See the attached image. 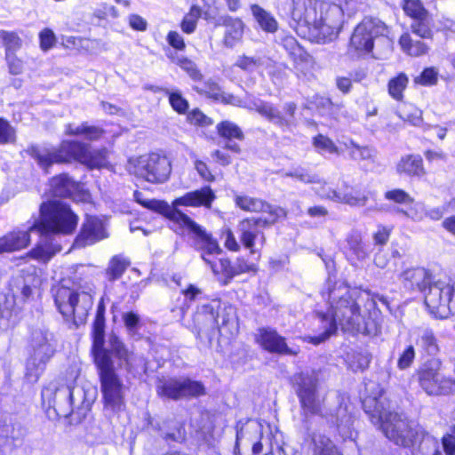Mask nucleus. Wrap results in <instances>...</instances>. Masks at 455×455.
Here are the masks:
<instances>
[{"label":"nucleus","mask_w":455,"mask_h":455,"mask_svg":"<svg viewBox=\"0 0 455 455\" xmlns=\"http://www.w3.org/2000/svg\"><path fill=\"white\" fill-rule=\"evenodd\" d=\"M329 307L318 314L323 331L316 336H307L305 340L319 345L334 334L339 326L344 331L371 335L376 332V324L365 311L376 307V300L365 291L351 289L344 282L328 278L321 290Z\"/></svg>","instance_id":"1"},{"label":"nucleus","mask_w":455,"mask_h":455,"mask_svg":"<svg viewBox=\"0 0 455 455\" xmlns=\"http://www.w3.org/2000/svg\"><path fill=\"white\" fill-rule=\"evenodd\" d=\"M78 217L69 205L60 201L44 202L40 205L39 220H35L27 229H14L0 237V253L12 252L26 248L30 242V233L40 236L30 255L37 259L48 260L61 247L52 242L59 234H71L76 228Z\"/></svg>","instance_id":"2"},{"label":"nucleus","mask_w":455,"mask_h":455,"mask_svg":"<svg viewBox=\"0 0 455 455\" xmlns=\"http://www.w3.org/2000/svg\"><path fill=\"white\" fill-rule=\"evenodd\" d=\"M291 17L297 34L317 44L335 40L344 24L340 5L319 0H292Z\"/></svg>","instance_id":"3"},{"label":"nucleus","mask_w":455,"mask_h":455,"mask_svg":"<svg viewBox=\"0 0 455 455\" xmlns=\"http://www.w3.org/2000/svg\"><path fill=\"white\" fill-rule=\"evenodd\" d=\"M140 196V192H134V197L138 203L146 208L154 210L164 215V217L170 220L182 232L186 230L189 235H194L196 241L203 246H205L209 251H215L218 248L216 243L211 239L210 235L203 227L195 222L187 214L177 209V206H204L205 208H211L216 196L213 190L209 186L188 192L184 196L176 198L172 202V206H170L164 201L142 200Z\"/></svg>","instance_id":"4"},{"label":"nucleus","mask_w":455,"mask_h":455,"mask_svg":"<svg viewBox=\"0 0 455 455\" xmlns=\"http://www.w3.org/2000/svg\"><path fill=\"white\" fill-rule=\"evenodd\" d=\"M41 397L49 419L72 416L73 420L81 421L91 411L96 391L53 380L43 387Z\"/></svg>","instance_id":"5"},{"label":"nucleus","mask_w":455,"mask_h":455,"mask_svg":"<svg viewBox=\"0 0 455 455\" xmlns=\"http://www.w3.org/2000/svg\"><path fill=\"white\" fill-rule=\"evenodd\" d=\"M296 393L301 407L308 413L319 414L327 425L344 439L353 437V417L347 405L341 403L334 408L322 409L317 395V378L315 373L300 372L294 376Z\"/></svg>","instance_id":"6"},{"label":"nucleus","mask_w":455,"mask_h":455,"mask_svg":"<svg viewBox=\"0 0 455 455\" xmlns=\"http://www.w3.org/2000/svg\"><path fill=\"white\" fill-rule=\"evenodd\" d=\"M363 407L372 424L379 426L387 438L403 448H411L418 443L423 430L403 419L390 409L389 403L379 395L368 396L363 401Z\"/></svg>","instance_id":"7"},{"label":"nucleus","mask_w":455,"mask_h":455,"mask_svg":"<svg viewBox=\"0 0 455 455\" xmlns=\"http://www.w3.org/2000/svg\"><path fill=\"white\" fill-rule=\"evenodd\" d=\"M29 153L45 172L53 164L78 161L93 169L100 168L106 160L105 149L92 151L88 144L75 140H63L58 148L33 146Z\"/></svg>","instance_id":"8"},{"label":"nucleus","mask_w":455,"mask_h":455,"mask_svg":"<svg viewBox=\"0 0 455 455\" xmlns=\"http://www.w3.org/2000/svg\"><path fill=\"white\" fill-rule=\"evenodd\" d=\"M57 340L54 334L45 326L31 328L28 337V357L26 363V376L30 381H36L46 364L56 352Z\"/></svg>","instance_id":"9"},{"label":"nucleus","mask_w":455,"mask_h":455,"mask_svg":"<svg viewBox=\"0 0 455 455\" xmlns=\"http://www.w3.org/2000/svg\"><path fill=\"white\" fill-rule=\"evenodd\" d=\"M92 354L99 370L105 409L115 413L124 411L126 387L115 371L108 351L103 350L92 352Z\"/></svg>","instance_id":"10"},{"label":"nucleus","mask_w":455,"mask_h":455,"mask_svg":"<svg viewBox=\"0 0 455 455\" xmlns=\"http://www.w3.org/2000/svg\"><path fill=\"white\" fill-rule=\"evenodd\" d=\"M58 311L66 322L76 327L84 324L93 305V298L88 291L57 285L52 290Z\"/></svg>","instance_id":"11"},{"label":"nucleus","mask_w":455,"mask_h":455,"mask_svg":"<svg viewBox=\"0 0 455 455\" xmlns=\"http://www.w3.org/2000/svg\"><path fill=\"white\" fill-rule=\"evenodd\" d=\"M32 276L18 275L10 283V293L0 295V330L6 331L18 322L19 304L30 298Z\"/></svg>","instance_id":"12"},{"label":"nucleus","mask_w":455,"mask_h":455,"mask_svg":"<svg viewBox=\"0 0 455 455\" xmlns=\"http://www.w3.org/2000/svg\"><path fill=\"white\" fill-rule=\"evenodd\" d=\"M263 425L258 420H239L235 426V455H259L264 446L268 443V437L263 435Z\"/></svg>","instance_id":"13"},{"label":"nucleus","mask_w":455,"mask_h":455,"mask_svg":"<svg viewBox=\"0 0 455 455\" xmlns=\"http://www.w3.org/2000/svg\"><path fill=\"white\" fill-rule=\"evenodd\" d=\"M442 362L431 358L418 371L420 387L429 395H448L455 393V379L441 373Z\"/></svg>","instance_id":"14"},{"label":"nucleus","mask_w":455,"mask_h":455,"mask_svg":"<svg viewBox=\"0 0 455 455\" xmlns=\"http://www.w3.org/2000/svg\"><path fill=\"white\" fill-rule=\"evenodd\" d=\"M286 216L285 210L273 212L271 217H251L241 220L237 225V234L243 246L251 253L257 251L256 247H262L266 238L263 229L273 225L279 218Z\"/></svg>","instance_id":"15"},{"label":"nucleus","mask_w":455,"mask_h":455,"mask_svg":"<svg viewBox=\"0 0 455 455\" xmlns=\"http://www.w3.org/2000/svg\"><path fill=\"white\" fill-rule=\"evenodd\" d=\"M387 33L388 28L382 20L374 17H364L354 29L349 51H355L358 56L372 52L374 40L386 36Z\"/></svg>","instance_id":"16"},{"label":"nucleus","mask_w":455,"mask_h":455,"mask_svg":"<svg viewBox=\"0 0 455 455\" xmlns=\"http://www.w3.org/2000/svg\"><path fill=\"white\" fill-rule=\"evenodd\" d=\"M425 291V305L436 318H447L455 314L454 287L443 281L431 282Z\"/></svg>","instance_id":"17"},{"label":"nucleus","mask_w":455,"mask_h":455,"mask_svg":"<svg viewBox=\"0 0 455 455\" xmlns=\"http://www.w3.org/2000/svg\"><path fill=\"white\" fill-rule=\"evenodd\" d=\"M211 239L216 243L217 249L212 251H209V250L203 246L200 243L196 241L194 235H190L192 239L194 240L195 245L198 250L203 251L202 259L211 267V269L215 275L222 274L228 280H231L235 275L256 272L257 267L253 263L248 262L243 258H237L235 262H231L228 259H220L218 261L214 260V254H218L220 251V248L216 240H214L211 234L207 233Z\"/></svg>","instance_id":"18"},{"label":"nucleus","mask_w":455,"mask_h":455,"mask_svg":"<svg viewBox=\"0 0 455 455\" xmlns=\"http://www.w3.org/2000/svg\"><path fill=\"white\" fill-rule=\"evenodd\" d=\"M134 174L153 184H162L168 180L172 172L170 159L158 153L139 156L133 164Z\"/></svg>","instance_id":"19"},{"label":"nucleus","mask_w":455,"mask_h":455,"mask_svg":"<svg viewBox=\"0 0 455 455\" xmlns=\"http://www.w3.org/2000/svg\"><path fill=\"white\" fill-rule=\"evenodd\" d=\"M158 395L172 400L196 398L205 394V387L201 381L189 378H171L159 380L156 386Z\"/></svg>","instance_id":"20"},{"label":"nucleus","mask_w":455,"mask_h":455,"mask_svg":"<svg viewBox=\"0 0 455 455\" xmlns=\"http://www.w3.org/2000/svg\"><path fill=\"white\" fill-rule=\"evenodd\" d=\"M50 191L53 196L74 200L85 201L90 197L88 193L81 191L80 184L66 173L56 175L50 180Z\"/></svg>","instance_id":"21"},{"label":"nucleus","mask_w":455,"mask_h":455,"mask_svg":"<svg viewBox=\"0 0 455 455\" xmlns=\"http://www.w3.org/2000/svg\"><path fill=\"white\" fill-rule=\"evenodd\" d=\"M107 237L103 222L97 217L87 216L81 231L75 239L74 245L83 248L92 245Z\"/></svg>","instance_id":"22"},{"label":"nucleus","mask_w":455,"mask_h":455,"mask_svg":"<svg viewBox=\"0 0 455 455\" xmlns=\"http://www.w3.org/2000/svg\"><path fill=\"white\" fill-rule=\"evenodd\" d=\"M296 104L293 102L285 103L283 106L284 116L281 114L279 109L272 104L267 102H259L256 104V110L272 124L279 127H289L293 123L294 114L296 111Z\"/></svg>","instance_id":"23"},{"label":"nucleus","mask_w":455,"mask_h":455,"mask_svg":"<svg viewBox=\"0 0 455 455\" xmlns=\"http://www.w3.org/2000/svg\"><path fill=\"white\" fill-rule=\"evenodd\" d=\"M257 341L267 351L277 354L293 355L291 349L288 347L283 337L280 336L276 331L271 328H260L257 335Z\"/></svg>","instance_id":"24"},{"label":"nucleus","mask_w":455,"mask_h":455,"mask_svg":"<svg viewBox=\"0 0 455 455\" xmlns=\"http://www.w3.org/2000/svg\"><path fill=\"white\" fill-rule=\"evenodd\" d=\"M432 280V274L424 267L409 268L401 274L403 287L410 291H425Z\"/></svg>","instance_id":"25"},{"label":"nucleus","mask_w":455,"mask_h":455,"mask_svg":"<svg viewBox=\"0 0 455 455\" xmlns=\"http://www.w3.org/2000/svg\"><path fill=\"white\" fill-rule=\"evenodd\" d=\"M370 246L363 243L358 232H352L347 237L346 257L354 266L364 261L370 256Z\"/></svg>","instance_id":"26"},{"label":"nucleus","mask_w":455,"mask_h":455,"mask_svg":"<svg viewBox=\"0 0 455 455\" xmlns=\"http://www.w3.org/2000/svg\"><path fill=\"white\" fill-rule=\"evenodd\" d=\"M400 175L420 179L426 174L423 159L419 155L409 154L401 157L396 164Z\"/></svg>","instance_id":"27"},{"label":"nucleus","mask_w":455,"mask_h":455,"mask_svg":"<svg viewBox=\"0 0 455 455\" xmlns=\"http://www.w3.org/2000/svg\"><path fill=\"white\" fill-rule=\"evenodd\" d=\"M217 131L220 137L227 140L224 148L235 153L240 152L239 145L232 141L234 139L240 141L244 140V134L237 124L230 121H223L218 124Z\"/></svg>","instance_id":"28"},{"label":"nucleus","mask_w":455,"mask_h":455,"mask_svg":"<svg viewBox=\"0 0 455 455\" xmlns=\"http://www.w3.org/2000/svg\"><path fill=\"white\" fill-rule=\"evenodd\" d=\"M235 202L236 206L243 211L267 213V217H271L273 212H275L276 210H283L281 207L270 205L261 199L248 196H236Z\"/></svg>","instance_id":"29"},{"label":"nucleus","mask_w":455,"mask_h":455,"mask_svg":"<svg viewBox=\"0 0 455 455\" xmlns=\"http://www.w3.org/2000/svg\"><path fill=\"white\" fill-rule=\"evenodd\" d=\"M92 352L106 350L105 344V307L100 303L97 307L95 319L92 324Z\"/></svg>","instance_id":"30"},{"label":"nucleus","mask_w":455,"mask_h":455,"mask_svg":"<svg viewBox=\"0 0 455 455\" xmlns=\"http://www.w3.org/2000/svg\"><path fill=\"white\" fill-rule=\"evenodd\" d=\"M218 317V311L213 305L207 303L198 307L195 321L207 331H214L220 327Z\"/></svg>","instance_id":"31"},{"label":"nucleus","mask_w":455,"mask_h":455,"mask_svg":"<svg viewBox=\"0 0 455 455\" xmlns=\"http://www.w3.org/2000/svg\"><path fill=\"white\" fill-rule=\"evenodd\" d=\"M268 62L269 59L262 54H255L252 56L242 54L237 56L234 66L244 72L253 73L263 67H267Z\"/></svg>","instance_id":"32"},{"label":"nucleus","mask_w":455,"mask_h":455,"mask_svg":"<svg viewBox=\"0 0 455 455\" xmlns=\"http://www.w3.org/2000/svg\"><path fill=\"white\" fill-rule=\"evenodd\" d=\"M341 196H345L346 198H351V203H345L346 204L355 207H363L367 205L370 200H373L375 202L376 192L371 190H354L349 188V186L346 181H343Z\"/></svg>","instance_id":"33"},{"label":"nucleus","mask_w":455,"mask_h":455,"mask_svg":"<svg viewBox=\"0 0 455 455\" xmlns=\"http://www.w3.org/2000/svg\"><path fill=\"white\" fill-rule=\"evenodd\" d=\"M313 444L314 455H340L333 442L317 432L308 433Z\"/></svg>","instance_id":"34"},{"label":"nucleus","mask_w":455,"mask_h":455,"mask_svg":"<svg viewBox=\"0 0 455 455\" xmlns=\"http://www.w3.org/2000/svg\"><path fill=\"white\" fill-rule=\"evenodd\" d=\"M131 262L121 255H116L109 260L108 267L104 271V276L109 283L121 278Z\"/></svg>","instance_id":"35"},{"label":"nucleus","mask_w":455,"mask_h":455,"mask_svg":"<svg viewBox=\"0 0 455 455\" xmlns=\"http://www.w3.org/2000/svg\"><path fill=\"white\" fill-rule=\"evenodd\" d=\"M224 44L233 48L243 37V23L239 19H229L225 22Z\"/></svg>","instance_id":"36"},{"label":"nucleus","mask_w":455,"mask_h":455,"mask_svg":"<svg viewBox=\"0 0 455 455\" xmlns=\"http://www.w3.org/2000/svg\"><path fill=\"white\" fill-rule=\"evenodd\" d=\"M167 58L174 64L178 65L182 68L193 80L199 81L202 79V74L197 68L195 62L191 60L179 55L177 52H172V50L166 51Z\"/></svg>","instance_id":"37"},{"label":"nucleus","mask_w":455,"mask_h":455,"mask_svg":"<svg viewBox=\"0 0 455 455\" xmlns=\"http://www.w3.org/2000/svg\"><path fill=\"white\" fill-rule=\"evenodd\" d=\"M65 132L67 135L82 136L89 140H96L102 136L104 131L98 126L89 125L87 123H82L76 126L68 124L66 126Z\"/></svg>","instance_id":"38"},{"label":"nucleus","mask_w":455,"mask_h":455,"mask_svg":"<svg viewBox=\"0 0 455 455\" xmlns=\"http://www.w3.org/2000/svg\"><path fill=\"white\" fill-rule=\"evenodd\" d=\"M110 351L108 350L109 355L113 353L118 359L124 361L127 367L130 369L135 366V359L132 353H131L122 340L116 335L109 337ZM108 351V349H106Z\"/></svg>","instance_id":"39"},{"label":"nucleus","mask_w":455,"mask_h":455,"mask_svg":"<svg viewBox=\"0 0 455 455\" xmlns=\"http://www.w3.org/2000/svg\"><path fill=\"white\" fill-rule=\"evenodd\" d=\"M419 446L412 455H443L438 440L423 431L419 438Z\"/></svg>","instance_id":"40"},{"label":"nucleus","mask_w":455,"mask_h":455,"mask_svg":"<svg viewBox=\"0 0 455 455\" xmlns=\"http://www.w3.org/2000/svg\"><path fill=\"white\" fill-rule=\"evenodd\" d=\"M417 345L430 355L439 352V345L434 331L429 328L419 331Z\"/></svg>","instance_id":"41"},{"label":"nucleus","mask_w":455,"mask_h":455,"mask_svg":"<svg viewBox=\"0 0 455 455\" xmlns=\"http://www.w3.org/2000/svg\"><path fill=\"white\" fill-rule=\"evenodd\" d=\"M282 45L294 61L307 62L309 60L310 55L299 45L295 37L291 36H284L282 39Z\"/></svg>","instance_id":"42"},{"label":"nucleus","mask_w":455,"mask_h":455,"mask_svg":"<svg viewBox=\"0 0 455 455\" xmlns=\"http://www.w3.org/2000/svg\"><path fill=\"white\" fill-rule=\"evenodd\" d=\"M399 44L403 52L414 57L426 54L429 49L427 44L419 40H413L407 33L401 36Z\"/></svg>","instance_id":"43"},{"label":"nucleus","mask_w":455,"mask_h":455,"mask_svg":"<svg viewBox=\"0 0 455 455\" xmlns=\"http://www.w3.org/2000/svg\"><path fill=\"white\" fill-rule=\"evenodd\" d=\"M167 421L163 422V426L157 424L154 427L158 430L161 437L167 443H182L186 438V432L183 427L175 423L169 430L166 429Z\"/></svg>","instance_id":"44"},{"label":"nucleus","mask_w":455,"mask_h":455,"mask_svg":"<svg viewBox=\"0 0 455 455\" xmlns=\"http://www.w3.org/2000/svg\"><path fill=\"white\" fill-rule=\"evenodd\" d=\"M251 12L260 28L267 32L273 33L277 29V21L269 12L257 4L251 6Z\"/></svg>","instance_id":"45"},{"label":"nucleus","mask_w":455,"mask_h":455,"mask_svg":"<svg viewBox=\"0 0 455 455\" xmlns=\"http://www.w3.org/2000/svg\"><path fill=\"white\" fill-rule=\"evenodd\" d=\"M282 177L293 178L305 184L321 183L320 178L315 173H310L307 169L297 166L292 170L279 172Z\"/></svg>","instance_id":"46"},{"label":"nucleus","mask_w":455,"mask_h":455,"mask_svg":"<svg viewBox=\"0 0 455 455\" xmlns=\"http://www.w3.org/2000/svg\"><path fill=\"white\" fill-rule=\"evenodd\" d=\"M411 29L414 35L421 38L431 39L433 37V31L429 14L412 20Z\"/></svg>","instance_id":"47"},{"label":"nucleus","mask_w":455,"mask_h":455,"mask_svg":"<svg viewBox=\"0 0 455 455\" xmlns=\"http://www.w3.org/2000/svg\"><path fill=\"white\" fill-rule=\"evenodd\" d=\"M349 155L352 159L355 161H374L377 151L375 148L368 146H359L354 142H351L349 148Z\"/></svg>","instance_id":"48"},{"label":"nucleus","mask_w":455,"mask_h":455,"mask_svg":"<svg viewBox=\"0 0 455 455\" xmlns=\"http://www.w3.org/2000/svg\"><path fill=\"white\" fill-rule=\"evenodd\" d=\"M315 193L322 198L329 199L336 203H351V198H346L341 196L342 186L338 189H333L326 183L315 189Z\"/></svg>","instance_id":"49"},{"label":"nucleus","mask_w":455,"mask_h":455,"mask_svg":"<svg viewBox=\"0 0 455 455\" xmlns=\"http://www.w3.org/2000/svg\"><path fill=\"white\" fill-rule=\"evenodd\" d=\"M407 84L408 77L403 73L390 80L388 84V92L390 95L395 100H401L403 98V92L407 86Z\"/></svg>","instance_id":"50"},{"label":"nucleus","mask_w":455,"mask_h":455,"mask_svg":"<svg viewBox=\"0 0 455 455\" xmlns=\"http://www.w3.org/2000/svg\"><path fill=\"white\" fill-rule=\"evenodd\" d=\"M446 212H455V197L443 204L442 206L426 209L425 216L433 220H439Z\"/></svg>","instance_id":"51"},{"label":"nucleus","mask_w":455,"mask_h":455,"mask_svg":"<svg viewBox=\"0 0 455 455\" xmlns=\"http://www.w3.org/2000/svg\"><path fill=\"white\" fill-rule=\"evenodd\" d=\"M16 138L15 128L9 121L0 117V145L14 143Z\"/></svg>","instance_id":"52"},{"label":"nucleus","mask_w":455,"mask_h":455,"mask_svg":"<svg viewBox=\"0 0 455 455\" xmlns=\"http://www.w3.org/2000/svg\"><path fill=\"white\" fill-rule=\"evenodd\" d=\"M164 93L169 97V102L172 108L180 114H184L188 109V102L184 99L179 91L164 90Z\"/></svg>","instance_id":"53"},{"label":"nucleus","mask_w":455,"mask_h":455,"mask_svg":"<svg viewBox=\"0 0 455 455\" xmlns=\"http://www.w3.org/2000/svg\"><path fill=\"white\" fill-rule=\"evenodd\" d=\"M313 145L320 154H337L338 148L334 142L328 137L318 134L313 140Z\"/></svg>","instance_id":"54"},{"label":"nucleus","mask_w":455,"mask_h":455,"mask_svg":"<svg viewBox=\"0 0 455 455\" xmlns=\"http://www.w3.org/2000/svg\"><path fill=\"white\" fill-rule=\"evenodd\" d=\"M403 10L405 13L411 16L413 20L428 14L427 11L423 7L419 0H405Z\"/></svg>","instance_id":"55"},{"label":"nucleus","mask_w":455,"mask_h":455,"mask_svg":"<svg viewBox=\"0 0 455 455\" xmlns=\"http://www.w3.org/2000/svg\"><path fill=\"white\" fill-rule=\"evenodd\" d=\"M22 45V40L14 31H7L4 36L3 46L5 48V55L15 53Z\"/></svg>","instance_id":"56"},{"label":"nucleus","mask_w":455,"mask_h":455,"mask_svg":"<svg viewBox=\"0 0 455 455\" xmlns=\"http://www.w3.org/2000/svg\"><path fill=\"white\" fill-rule=\"evenodd\" d=\"M124 326L128 331V333L132 336L137 334V331L140 326V317L135 312H126L122 315Z\"/></svg>","instance_id":"57"},{"label":"nucleus","mask_w":455,"mask_h":455,"mask_svg":"<svg viewBox=\"0 0 455 455\" xmlns=\"http://www.w3.org/2000/svg\"><path fill=\"white\" fill-rule=\"evenodd\" d=\"M39 40H40V48L44 52H47L50 49H52L57 42V38H56L54 32L50 28H44L39 33Z\"/></svg>","instance_id":"58"},{"label":"nucleus","mask_w":455,"mask_h":455,"mask_svg":"<svg viewBox=\"0 0 455 455\" xmlns=\"http://www.w3.org/2000/svg\"><path fill=\"white\" fill-rule=\"evenodd\" d=\"M414 82L425 86L435 84L437 82V71L434 68H427L419 76L414 78Z\"/></svg>","instance_id":"59"},{"label":"nucleus","mask_w":455,"mask_h":455,"mask_svg":"<svg viewBox=\"0 0 455 455\" xmlns=\"http://www.w3.org/2000/svg\"><path fill=\"white\" fill-rule=\"evenodd\" d=\"M385 198L397 204H411L413 198L403 189H393L386 192Z\"/></svg>","instance_id":"60"},{"label":"nucleus","mask_w":455,"mask_h":455,"mask_svg":"<svg viewBox=\"0 0 455 455\" xmlns=\"http://www.w3.org/2000/svg\"><path fill=\"white\" fill-rule=\"evenodd\" d=\"M415 358V349L412 345L408 346L401 354L398 361L397 367L400 370H405L409 368L413 363Z\"/></svg>","instance_id":"61"},{"label":"nucleus","mask_w":455,"mask_h":455,"mask_svg":"<svg viewBox=\"0 0 455 455\" xmlns=\"http://www.w3.org/2000/svg\"><path fill=\"white\" fill-rule=\"evenodd\" d=\"M166 41L171 47L177 52H182L186 48V44L183 36L177 31H170L167 34Z\"/></svg>","instance_id":"62"},{"label":"nucleus","mask_w":455,"mask_h":455,"mask_svg":"<svg viewBox=\"0 0 455 455\" xmlns=\"http://www.w3.org/2000/svg\"><path fill=\"white\" fill-rule=\"evenodd\" d=\"M188 120L195 125L207 126L212 124L211 119L197 108L188 115Z\"/></svg>","instance_id":"63"},{"label":"nucleus","mask_w":455,"mask_h":455,"mask_svg":"<svg viewBox=\"0 0 455 455\" xmlns=\"http://www.w3.org/2000/svg\"><path fill=\"white\" fill-rule=\"evenodd\" d=\"M5 60L8 64L9 72L12 75H20L23 71V62L17 58L15 53H8L5 55Z\"/></svg>","instance_id":"64"}]
</instances>
